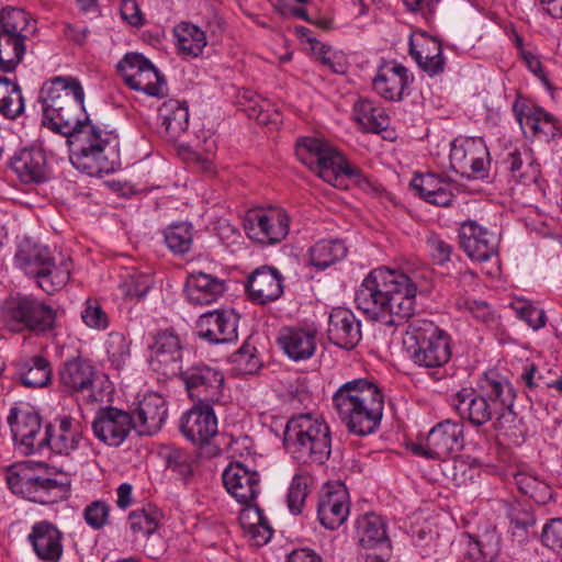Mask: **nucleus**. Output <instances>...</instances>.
Instances as JSON below:
<instances>
[{
  "mask_svg": "<svg viewBox=\"0 0 562 562\" xmlns=\"http://www.w3.org/2000/svg\"><path fill=\"white\" fill-rule=\"evenodd\" d=\"M255 348L245 344L234 353V362L245 364L248 371H252L258 366V359L254 355Z\"/></svg>",
  "mask_w": 562,
  "mask_h": 562,
  "instance_id": "64",
  "label": "nucleus"
},
{
  "mask_svg": "<svg viewBox=\"0 0 562 562\" xmlns=\"http://www.w3.org/2000/svg\"><path fill=\"white\" fill-rule=\"evenodd\" d=\"M27 540L37 558L44 562H59L63 555V533L50 521L41 520L32 526Z\"/></svg>",
  "mask_w": 562,
  "mask_h": 562,
  "instance_id": "26",
  "label": "nucleus"
},
{
  "mask_svg": "<svg viewBox=\"0 0 562 562\" xmlns=\"http://www.w3.org/2000/svg\"><path fill=\"white\" fill-rule=\"evenodd\" d=\"M357 535L359 543L363 548H379L391 551L385 520L374 513L366 514L358 519Z\"/></svg>",
  "mask_w": 562,
  "mask_h": 562,
  "instance_id": "37",
  "label": "nucleus"
},
{
  "mask_svg": "<svg viewBox=\"0 0 562 562\" xmlns=\"http://www.w3.org/2000/svg\"><path fill=\"white\" fill-rule=\"evenodd\" d=\"M179 52L187 56L198 57L206 46V36L203 30L190 22H181L173 29Z\"/></svg>",
  "mask_w": 562,
  "mask_h": 562,
  "instance_id": "44",
  "label": "nucleus"
},
{
  "mask_svg": "<svg viewBox=\"0 0 562 562\" xmlns=\"http://www.w3.org/2000/svg\"><path fill=\"white\" fill-rule=\"evenodd\" d=\"M348 515L349 503L346 490L328 492L321 498L317 516L325 528L329 530L337 529L346 521Z\"/></svg>",
  "mask_w": 562,
  "mask_h": 562,
  "instance_id": "34",
  "label": "nucleus"
},
{
  "mask_svg": "<svg viewBox=\"0 0 562 562\" xmlns=\"http://www.w3.org/2000/svg\"><path fill=\"white\" fill-rule=\"evenodd\" d=\"M53 257L47 246L25 239L18 246L14 262L26 276L35 279L41 273L40 271L48 266Z\"/></svg>",
  "mask_w": 562,
  "mask_h": 562,
  "instance_id": "35",
  "label": "nucleus"
},
{
  "mask_svg": "<svg viewBox=\"0 0 562 562\" xmlns=\"http://www.w3.org/2000/svg\"><path fill=\"white\" fill-rule=\"evenodd\" d=\"M516 391L513 384H509V401H506L503 407L497 408L493 417V428L498 436L506 438L514 445H520L525 439V426L522 419L514 412Z\"/></svg>",
  "mask_w": 562,
  "mask_h": 562,
  "instance_id": "33",
  "label": "nucleus"
},
{
  "mask_svg": "<svg viewBox=\"0 0 562 562\" xmlns=\"http://www.w3.org/2000/svg\"><path fill=\"white\" fill-rule=\"evenodd\" d=\"M246 505L239 514V524L257 546L266 544L273 535L272 528L259 506Z\"/></svg>",
  "mask_w": 562,
  "mask_h": 562,
  "instance_id": "39",
  "label": "nucleus"
},
{
  "mask_svg": "<svg viewBox=\"0 0 562 562\" xmlns=\"http://www.w3.org/2000/svg\"><path fill=\"white\" fill-rule=\"evenodd\" d=\"M164 238L167 247L173 254H187L193 243V227L186 222L171 224L164 231Z\"/></svg>",
  "mask_w": 562,
  "mask_h": 562,
  "instance_id": "50",
  "label": "nucleus"
},
{
  "mask_svg": "<svg viewBox=\"0 0 562 562\" xmlns=\"http://www.w3.org/2000/svg\"><path fill=\"white\" fill-rule=\"evenodd\" d=\"M43 124L67 137L74 167L89 176L114 170L119 137L92 124L85 109V90L79 79L57 76L46 81L40 92Z\"/></svg>",
  "mask_w": 562,
  "mask_h": 562,
  "instance_id": "1",
  "label": "nucleus"
},
{
  "mask_svg": "<svg viewBox=\"0 0 562 562\" xmlns=\"http://www.w3.org/2000/svg\"><path fill=\"white\" fill-rule=\"evenodd\" d=\"M353 119L368 133H380L387 128L390 119L385 110L371 100L360 99L353 105Z\"/></svg>",
  "mask_w": 562,
  "mask_h": 562,
  "instance_id": "40",
  "label": "nucleus"
},
{
  "mask_svg": "<svg viewBox=\"0 0 562 562\" xmlns=\"http://www.w3.org/2000/svg\"><path fill=\"white\" fill-rule=\"evenodd\" d=\"M132 428V415L113 406L101 408L92 423L94 436L110 447L121 446Z\"/></svg>",
  "mask_w": 562,
  "mask_h": 562,
  "instance_id": "17",
  "label": "nucleus"
},
{
  "mask_svg": "<svg viewBox=\"0 0 562 562\" xmlns=\"http://www.w3.org/2000/svg\"><path fill=\"white\" fill-rule=\"evenodd\" d=\"M510 382L496 371L485 372L475 390L462 389L456 394L454 407L473 426L481 427L493 420L497 408L509 401Z\"/></svg>",
  "mask_w": 562,
  "mask_h": 562,
  "instance_id": "5",
  "label": "nucleus"
},
{
  "mask_svg": "<svg viewBox=\"0 0 562 562\" xmlns=\"http://www.w3.org/2000/svg\"><path fill=\"white\" fill-rule=\"evenodd\" d=\"M10 167L26 184L43 183L48 179L46 154L38 146H30L16 151L10 159Z\"/></svg>",
  "mask_w": 562,
  "mask_h": 562,
  "instance_id": "25",
  "label": "nucleus"
},
{
  "mask_svg": "<svg viewBox=\"0 0 562 562\" xmlns=\"http://www.w3.org/2000/svg\"><path fill=\"white\" fill-rule=\"evenodd\" d=\"M514 308L517 316L525 321L531 328L539 329L546 325V313L543 310L528 302H520Z\"/></svg>",
  "mask_w": 562,
  "mask_h": 562,
  "instance_id": "58",
  "label": "nucleus"
},
{
  "mask_svg": "<svg viewBox=\"0 0 562 562\" xmlns=\"http://www.w3.org/2000/svg\"><path fill=\"white\" fill-rule=\"evenodd\" d=\"M312 477L307 473H296L290 484L286 503L289 510L299 515L308 495Z\"/></svg>",
  "mask_w": 562,
  "mask_h": 562,
  "instance_id": "53",
  "label": "nucleus"
},
{
  "mask_svg": "<svg viewBox=\"0 0 562 562\" xmlns=\"http://www.w3.org/2000/svg\"><path fill=\"white\" fill-rule=\"evenodd\" d=\"M516 119L522 127L530 128L533 136L544 140L553 139L561 135V127L555 117L540 106L528 108L516 101L513 104Z\"/></svg>",
  "mask_w": 562,
  "mask_h": 562,
  "instance_id": "31",
  "label": "nucleus"
},
{
  "mask_svg": "<svg viewBox=\"0 0 562 562\" xmlns=\"http://www.w3.org/2000/svg\"><path fill=\"white\" fill-rule=\"evenodd\" d=\"M403 344L409 359L419 367L441 368L451 357L449 336L428 319H408Z\"/></svg>",
  "mask_w": 562,
  "mask_h": 562,
  "instance_id": "7",
  "label": "nucleus"
},
{
  "mask_svg": "<svg viewBox=\"0 0 562 562\" xmlns=\"http://www.w3.org/2000/svg\"><path fill=\"white\" fill-rule=\"evenodd\" d=\"M333 405L349 432L367 436L380 426L384 394L370 379H353L341 384L333 395Z\"/></svg>",
  "mask_w": 562,
  "mask_h": 562,
  "instance_id": "3",
  "label": "nucleus"
},
{
  "mask_svg": "<svg viewBox=\"0 0 562 562\" xmlns=\"http://www.w3.org/2000/svg\"><path fill=\"white\" fill-rule=\"evenodd\" d=\"M127 525L135 540L148 539L159 527V514L151 509L133 510Z\"/></svg>",
  "mask_w": 562,
  "mask_h": 562,
  "instance_id": "49",
  "label": "nucleus"
},
{
  "mask_svg": "<svg viewBox=\"0 0 562 562\" xmlns=\"http://www.w3.org/2000/svg\"><path fill=\"white\" fill-rule=\"evenodd\" d=\"M239 315L229 308L209 311L196 322L198 336L211 345H225L237 340Z\"/></svg>",
  "mask_w": 562,
  "mask_h": 562,
  "instance_id": "16",
  "label": "nucleus"
},
{
  "mask_svg": "<svg viewBox=\"0 0 562 562\" xmlns=\"http://www.w3.org/2000/svg\"><path fill=\"white\" fill-rule=\"evenodd\" d=\"M289 224L288 213L279 209H252L244 217L246 235L263 245L281 243L289 234Z\"/></svg>",
  "mask_w": 562,
  "mask_h": 562,
  "instance_id": "12",
  "label": "nucleus"
},
{
  "mask_svg": "<svg viewBox=\"0 0 562 562\" xmlns=\"http://www.w3.org/2000/svg\"><path fill=\"white\" fill-rule=\"evenodd\" d=\"M412 80L405 66L396 60H382L372 78V88L387 101H401Z\"/></svg>",
  "mask_w": 562,
  "mask_h": 562,
  "instance_id": "21",
  "label": "nucleus"
},
{
  "mask_svg": "<svg viewBox=\"0 0 562 562\" xmlns=\"http://www.w3.org/2000/svg\"><path fill=\"white\" fill-rule=\"evenodd\" d=\"M132 89L156 98H162L167 93L166 80L150 60H148L143 74H139Z\"/></svg>",
  "mask_w": 562,
  "mask_h": 562,
  "instance_id": "52",
  "label": "nucleus"
},
{
  "mask_svg": "<svg viewBox=\"0 0 562 562\" xmlns=\"http://www.w3.org/2000/svg\"><path fill=\"white\" fill-rule=\"evenodd\" d=\"M328 339L339 348L352 349L361 339L360 322L347 308H335L329 315Z\"/></svg>",
  "mask_w": 562,
  "mask_h": 562,
  "instance_id": "29",
  "label": "nucleus"
},
{
  "mask_svg": "<svg viewBox=\"0 0 562 562\" xmlns=\"http://www.w3.org/2000/svg\"><path fill=\"white\" fill-rule=\"evenodd\" d=\"M166 468L181 480L188 481L193 475L195 457L181 448L170 447L162 452Z\"/></svg>",
  "mask_w": 562,
  "mask_h": 562,
  "instance_id": "51",
  "label": "nucleus"
},
{
  "mask_svg": "<svg viewBox=\"0 0 562 562\" xmlns=\"http://www.w3.org/2000/svg\"><path fill=\"white\" fill-rule=\"evenodd\" d=\"M460 246L471 260L486 261L497 254V237L475 221H465L459 231Z\"/></svg>",
  "mask_w": 562,
  "mask_h": 562,
  "instance_id": "22",
  "label": "nucleus"
},
{
  "mask_svg": "<svg viewBox=\"0 0 562 562\" xmlns=\"http://www.w3.org/2000/svg\"><path fill=\"white\" fill-rule=\"evenodd\" d=\"M411 187L423 200L437 206H449L454 199L448 183L435 173L416 175Z\"/></svg>",
  "mask_w": 562,
  "mask_h": 562,
  "instance_id": "36",
  "label": "nucleus"
},
{
  "mask_svg": "<svg viewBox=\"0 0 562 562\" xmlns=\"http://www.w3.org/2000/svg\"><path fill=\"white\" fill-rule=\"evenodd\" d=\"M347 247L339 239H323L310 248V263L318 270H325L347 256Z\"/></svg>",
  "mask_w": 562,
  "mask_h": 562,
  "instance_id": "42",
  "label": "nucleus"
},
{
  "mask_svg": "<svg viewBox=\"0 0 562 562\" xmlns=\"http://www.w3.org/2000/svg\"><path fill=\"white\" fill-rule=\"evenodd\" d=\"M82 517L90 528L101 530L109 524L110 506L104 501H93L85 507Z\"/></svg>",
  "mask_w": 562,
  "mask_h": 562,
  "instance_id": "56",
  "label": "nucleus"
},
{
  "mask_svg": "<svg viewBox=\"0 0 562 562\" xmlns=\"http://www.w3.org/2000/svg\"><path fill=\"white\" fill-rule=\"evenodd\" d=\"M456 305L459 310L470 313L474 318L481 322H488L492 318V310L484 301L460 297L457 300Z\"/></svg>",
  "mask_w": 562,
  "mask_h": 562,
  "instance_id": "60",
  "label": "nucleus"
},
{
  "mask_svg": "<svg viewBox=\"0 0 562 562\" xmlns=\"http://www.w3.org/2000/svg\"><path fill=\"white\" fill-rule=\"evenodd\" d=\"M283 447L299 463L325 464L331 453L329 426L311 414L293 416L283 431Z\"/></svg>",
  "mask_w": 562,
  "mask_h": 562,
  "instance_id": "4",
  "label": "nucleus"
},
{
  "mask_svg": "<svg viewBox=\"0 0 562 562\" xmlns=\"http://www.w3.org/2000/svg\"><path fill=\"white\" fill-rule=\"evenodd\" d=\"M24 111V100L18 83L0 77V113L7 119H15Z\"/></svg>",
  "mask_w": 562,
  "mask_h": 562,
  "instance_id": "47",
  "label": "nucleus"
},
{
  "mask_svg": "<svg viewBox=\"0 0 562 562\" xmlns=\"http://www.w3.org/2000/svg\"><path fill=\"white\" fill-rule=\"evenodd\" d=\"M179 429L194 445L209 443L217 434V418L212 404L196 403L181 416Z\"/></svg>",
  "mask_w": 562,
  "mask_h": 562,
  "instance_id": "18",
  "label": "nucleus"
},
{
  "mask_svg": "<svg viewBox=\"0 0 562 562\" xmlns=\"http://www.w3.org/2000/svg\"><path fill=\"white\" fill-rule=\"evenodd\" d=\"M60 384L69 393H82L89 391V398L93 402L102 401L103 383L101 376L91 360L83 357L68 359L59 371Z\"/></svg>",
  "mask_w": 562,
  "mask_h": 562,
  "instance_id": "13",
  "label": "nucleus"
},
{
  "mask_svg": "<svg viewBox=\"0 0 562 562\" xmlns=\"http://www.w3.org/2000/svg\"><path fill=\"white\" fill-rule=\"evenodd\" d=\"M223 484L240 504L256 499L260 491V475L241 462L231 463L223 472Z\"/></svg>",
  "mask_w": 562,
  "mask_h": 562,
  "instance_id": "23",
  "label": "nucleus"
},
{
  "mask_svg": "<svg viewBox=\"0 0 562 562\" xmlns=\"http://www.w3.org/2000/svg\"><path fill=\"white\" fill-rule=\"evenodd\" d=\"M18 375L26 387H44L50 383L53 370L43 356H33L18 362Z\"/></svg>",
  "mask_w": 562,
  "mask_h": 562,
  "instance_id": "38",
  "label": "nucleus"
},
{
  "mask_svg": "<svg viewBox=\"0 0 562 562\" xmlns=\"http://www.w3.org/2000/svg\"><path fill=\"white\" fill-rule=\"evenodd\" d=\"M226 291L224 280L202 271H193L187 277L184 293L194 305H209L216 302Z\"/></svg>",
  "mask_w": 562,
  "mask_h": 562,
  "instance_id": "30",
  "label": "nucleus"
},
{
  "mask_svg": "<svg viewBox=\"0 0 562 562\" xmlns=\"http://www.w3.org/2000/svg\"><path fill=\"white\" fill-rule=\"evenodd\" d=\"M167 416V403L160 394L155 392L145 394L132 415L134 428L140 435L157 432L162 427Z\"/></svg>",
  "mask_w": 562,
  "mask_h": 562,
  "instance_id": "27",
  "label": "nucleus"
},
{
  "mask_svg": "<svg viewBox=\"0 0 562 562\" xmlns=\"http://www.w3.org/2000/svg\"><path fill=\"white\" fill-rule=\"evenodd\" d=\"M409 55L429 76H437L445 70L441 43L425 33L409 37Z\"/></svg>",
  "mask_w": 562,
  "mask_h": 562,
  "instance_id": "28",
  "label": "nucleus"
},
{
  "mask_svg": "<svg viewBox=\"0 0 562 562\" xmlns=\"http://www.w3.org/2000/svg\"><path fill=\"white\" fill-rule=\"evenodd\" d=\"M108 359L112 366L120 370L130 359V341L120 333H111L105 342Z\"/></svg>",
  "mask_w": 562,
  "mask_h": 562,
  "instance_id": "54",
  "label": "nucleus"
},
{
  "mask_svg": "<svg viewBox=\"0 0 562 562\" xmlns=\"http://www.w3.org/2000/svg\"><path fill=\"white\" fill-rule=\"evenodd\" d=\"M431 258L439 265L450 260L452 247L439 235L431 233L426 240Z\"/></svg>",
  "mask_w": 562,
  "mask_h": 562,
  "instance_id": "61",
  "label": "nucleus"
},
{
  "mask_svg": "<svg viewBox=\"0 0 562 562\" xmlns=\"http://www.w3.org/2000/svg\"><path fill=\"white\" fill-rule=\"evenodd\" d=\"M514 480L518 490L537 504H547L552 498V490L549 484L531 472L520 470L515 473Z\"/></svg>",
  "mask_w": 562,
  "mask_h": 562,
  "instance_id": "46",
  "label": "nucleus"
},
{
  "mask_svg": "<svg viewBox=\"0 0 562 562\" xmlns=\"http://www.w3.org/2000/svg\"><path fill=\"white\" fill-rule=\"evenodd\" d=\"M25 49V41L21 37L0 33V70L13 71L22 61Z\"/></svg>",
  "mask_w": 562,
  "mask_h": 562,
  "instance_id": "48",
  "label": "nucleus"
},
{
  "mask_svg": "<svg viewBox=\"0 0 562 562\" xmlns=\"http://www.w3.org/2000/svg\"><path fill=\"white\" fill-rule=\"evenodd\" d=\"M1 312L7 326L15 333H44L55 323V311L29 295H11L3 302Z\"/></svg>",
  "mask_w": 562,
  "mask_h": 562,
  "instance_id": "8",
  "label": "nucleus"
},
{
  "mask_svg": "<svg viewBox=\"0 0 562 562\" xmlns=\"http://www.w3.org/2000/svg\"><path fill=\"white\" fill-rule=\"evenodd\" d=\"M417 286L411 278L385 267L373 269L356 292V304L371 319L398 326L415 312Z\"/></svg>",
  "mask_w": 562,
  "mask_h": 562,
  "instance_id": "2",
  "label": "nucleus"
},
{
  "mask_svg": "<svg viewBox=\"0 0 562 562\" xmlns=\"http://www.w3.org/2000/svg\"><path fill=\"white\" fill-rule=\"evenodd\" d=\"M7 420L20 453L30 456L42 452V418L36 412L12 407Z\"/></svg>",
  "mask_w": 562,
  "mask_h": 562,
  "instance_id": "15",
  "label": "nucleus"
},
{
  "mask_svg": "<svg viewBox=\"0 0 562 562\" xmlns=\"http://www.w3.org/2000/svg\"><path fill=\"white\" fill-rule=\"evenodd\" d=\"M82 440L81 425L70 416L55 419L48 424L42 435V452L49 449L58 454H69Z\"/></svg>",
  "mask_w": 562,
  "mask_h": 562,
  "instance_id": "20",
  "label": "nucleus"
},
{
  "mask_svg": "<svg viewBox=\"0 0 562 562\" xmlns=\"http://www.w3.org/2000/svg\"><path fill=\"white\" fill-rule=\"evenodd\" d=\"M510 524L517 528L527 531L536 522L533 515L520 506H512L508 512Z\"/></svg>",
  "mask_w": 562,
  "mask_h": 562,
  "instance_id": "63",
  "label": "nucleus"
},
{
  "mask_svg": "<svg viewBox=\"0 0 562 562\" xmlns=\"http://www.w3.org/2000/svg\"><path fill=\"white\" fill-rule=\"evenodd\" d=\"M150 366L167 378L181 373L182 346L176 334L165 330L156 335L151 346Z\"/></svg>",
  "mask_w": 562,
  "mask_h": 562,
  "instance_id": "19",
  "label": "nucleus"
},
{
  "mask_svg": "<svg viewBox=\"0 0 562 562\" xmlns=\"http://www.w3.org/2000/svg\"><path fill=\"white\" fill-rule=\"evenodd\" d=\"M278 344L291 360H306L316 350L315 331L304 328L285 327L280 331Z\"/></svg>",
  "mask_w": 562,
  "mask_h": 562,
  "instance_id": "32",
  "label": "nucleus"
},
{
  "mask_svg": "<svg viewBox=\"0 0 562 562\" xmlns=\"http://www.w3.org/2000/svg\"><path fill=\"white\" fill-rule=\"evenodd\" d=\"M8 485L15 494L42 505L55 504L63 499L67 487L56 479L36 475L26 467L8 476Z\"/></svg>",
  "mask_w": 562,
  "mask_h": 562,
  "instance_id": "10",
  "label": "nucleus"
},
{
  "mask_svg": "<svg viewBox=\"0 0 562 562\" xmlns=\"http://www.w3.org/2000/svg\"><path fill=\"white\" fill-rule=\"evenodd\" d=\"M463 424L446 419L429 431L426 443L415 447L414 452L429 459H446L463 448Z\"/></svg>",
  "mask_w": 562,
  "mask_h": 562,
  "instance_id": "14",
  "label": "nucleus"
},
{
  "mask_svg": "<svg viewBox=\"0 0 562 562\" xmlns=\"http://www.w3.org/2000/svg\"><path fill=\"white\" fill-rule=\"evenodd\" d=\"M189 396L200 404L220 403L224 396V373L216 367L200 362L180 373Z\"/></svg>",
  "mask_w": 562,
  "mask_h": 562,
  "instance_id": "11",
  "label": "nucleus"
},
{
  "mask_svg": "<svg viewBox=\"0 0 562 562\" xmlns=\"http://www.w3.org/2000/svg\"><path fill=\"white\" fill-rule=\"evenodd\" d=\"M149 59L138 53H127L117 64L116 68L124 82L132 89L139 74L146 69Z\"/></svg>",
  "mask_w": 562,
  "mask_h": 562,
  "instance_id": "55",
  "label": "nucleus"
},
{
  "mask_svg": "<svg viewBox=\"0 0 562 562\" xmlns=\"http://www.w3.org/2000/svg\"><path fill=\"white\" fill-rule=\"evenodd\" d=\"M35 278L37 285L47 294L61 290L70 279V263L66 260L56 263L55 258Z\"/></svg>",
  "mask_w": 562,
  "mask_h": 562,
  "instance_id": "45",
  "label": "nucleus"
},
{
  "mask_svg": "<svg viewBox=\"0 0 562 562\" xmlns=\"http://www.w3.org/2000/svg\"><path fill=\"white\" fill-rule=\"evenodd\" d=\"M449 160L460 176L483 179L487 176L490 151L481 137H458L451 143Z\"/></svg>",
  "mask_w": 562,
  "mask_h": 562,
  "instance_id": "9",
  "label": "nucleus"
},
{
  "mask_svg": "<svg viewBox=\"0 0 562 562\" xmlns=\"http://www.w3.org/2000/svg\"><path fill=\"white\" fill-rule=\"evenodd\" d=\"M283 282V276L277 268L261 266L247 277L246 289L252 302L266 304L281 297Z\"/></svg>",
  "mask_w": 562,
  "mask_h": 562,
  "instance_id": "24",
  "label": "nucleus"
},
{
  "mask_svg": "<svg viewBox=\"0 0 562 562\" xmlns=\"http://www.w3.org/2000/svg\"><path fill=\"white\" fill-rule=\"evenodd\" d=\"M0 33L21 37L26 41L35 31V22L30 14L20 8H4L0 12Z\"/></svg>",
  "mask_w": 562,
  "mask_h": 562,
  "instance_id": "43",
  "label": "nucleus"
},
{
  "mask_svg": "<svg viewBox=\"0 0 562 562\" xmlns=\"http://www.w3.org/2000/svg\"><path fill=\"white\" fill-rule=\"evenodd\" d=\"M297 158L314 170L324 181L344 188L345 178L360 181L362 171L350 165L347 159L329 143L314 137H302L296 143Z\"/></svg>",
  "mask_w": 562,
  "mask_h": 562,
  "instance_id": "6",
  "label": "nucleus"
},
{
  "mask_svg": "<svg viewBox=\"0 0 562 562\" xmlns=\"http://www.w3.org/2000/svg\"><path fill=\"white\" fill-rule=\"evenodd\" d=\"M81 316L85 324L91 328L105 329L109 325L108 315L95 301H87Z\"/></svg>",
  "mask_w": 562,
  "mask_h": 562,
  "instance_id": "59",
  "label": "nucleus"
},
{
  "mask_svg": "<svg viewBox=\"0 0 562 562\" xmlns=\"http://www.w3.org/2000/svg\"><path fill=\"white\" fill-rule=\"evenodd\" d=\"M541 542L553 551H562V518H553L543 526Z\"/></svg>",
  "mask_w": 562,
  "mask_h": 562,
  "instance_id": "57",
  "label": "nucleus"
},
{
  "mask_svg": "<svg viewBox=\"0 0 562 562\" xmlns=\"http://www.w3.org/2000/svg\"><path fill=\"white\" fill-rule=\"evenodd\" d=\"M551 371L542 372L536 364L531 363L524 368L521 379L529 390L550 389V379L548 374Z\"/></svg>",
  "mask_w": 562,
  "mask_h": 562,
  "instance_id": "62",
  "label": "nucleus"
},
{
  "mask_svg": "<svg viewBox=\"0 0 562 562\" xmlns=\"http://www.w3.org/2000/svg\"><path fill=\"white\" fill-rule=\"evenodd\" d=\"M161 124L171 139H177L188 130L189 110L186 103L168 100L159 109Z\"/></svg>",
  "mask_w": 562,
  "mask_h": 562,
  "instance_id": "41",
  "label": "nucleus"
}]
</instances>
